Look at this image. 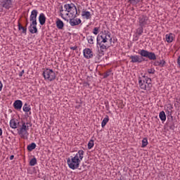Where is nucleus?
<instances>
[{
  "label": "nucleus",
  "instance_id": "f257e3e1",
  "mask_svg": "<svg viewBox=\"0 0 180 180\" xmlns=\"http://www.w3.org/2000/svg\"><path fill=\"white\" fill-rule=\"evenodd\" d=\"M97 48L100 54H105V51L109 49V41L112 43V37H110V32L104 31L97 36Z\"/></svg>",
  "mask_w": 180,
  "mask_h": 180
},
{
  "label": "nucleus",
  "instance_id": "f03ea898",
  "mask_svg": "<svg viewBox=\"0 0 180 180\" xmlns=\"http://www.w3.org/2000/svg\"><path fill=\"white\" fill-rule=\"evenodd\" d=\"M85 152L83 150H79L75 156H70L67 159V164L70 169H78L79 164L84 159Z\"/></svg>",
  "mask_w": 180,
  "mask_h": 180
},
{
  "label": "nucleus",
  "instance_id": "7ed1b4c3",
  "mask_svg": "<svg viewBox=\"0 0 180 180\" xmlns=\"http://www.w3.org/2000/svg\"><path fill=\"white\" fill-rule=\"evenodd\" d=\"M145 78V80L141 79V77H139V87L143 91H147V88L150 89L151 88V78L146 77V75L143 76Z\"/></svg>",
  "mask_w": 180,
  "mask_h": 180
},
{
  "label": "nucleus",
  "instance_id": "20e7f679",
  "mask_svg": "<svg viewBox=\"0 0 180 180\" xmlns=\"http://www.w3.org/2000/svg\"><path fill=\"white\" fill-rule=\"evenodd\" d=\"M64 8L65 9V12H68V13H66L67 16H68L69 13H70L72 16L77 18V15H78V10L77 9L75 4H67L64 5Z\"/></svg>",
  "mask_w": 180,
  "mask_h": 180
},
{
  "label": "nucleus",
  "instance_id": "39448f33",
  "mask_svg": "<svg viewBox=\"0 0 180 180\" xmlns=\"http://www.w3.org/2000/svg\"><path fill=\"white\" fill-rule=\"evenodd\" d=\"M28 123L22 122V126L20 129L18 131V134L22 137V139H27L29 137V126H27Z\"/></svg>",
  "mask_w": 180,
  "mask_h": 180
},
{
  "label": "nucleus",
  "instance_id": "423d86ee",
  "mask_svg": "<svg viewBox=\"0 0 180 180\" xmlns=\"http://www.w3.org/2000/svg\"><path fill=\"white\" fill-rule=\"evenodd\" d=\"M43 77L44 79H46L47 81H54V79H56V72L51 69H46L43 72Z\"/></svg>",
  "mask_w": 180,
  "mask_h": 180
},
{
  "label": "nucleus",
  "instance_id": "0eeeda50",
  "mask_svg": "<svg viewBox=\"0 0 180 180\" xmlns=\"http://www.w3.org/2000/svg\"><path fill=\"white\" fill-rule=\"evenodd\" d=\"M138 22L139 26H143V27H146L147 25H150V19L146 15H139Z\"/></svg>",
  "mask_w": 180,
  "mask_h": 180
},
{
  "label": "nucleus",
  "instance_id": "6e6552de",
  "mask_svg": "<svg viewBox=\"0 0 180 180\" xmlns=\"http://www.w3.org/2000/svg\"><path fill=\"white\" fill-rule=\"evenodd\" d=\"M37 10H32L30 16V26H37Z\"/></svg>",
  "mask_w": 180,
  "mask_h": 180
},
{
  "label": "nucleus",
  "instance_id": "1a4fd4ad",
  "mask_svg": "<svg viewBox=\"0 0 180 180\" xmlns=\"http://www.w3.org/2000/svg\"><path fill=\"white\" fill-rule=\"evenodd\" d=\"M13 1L12 0H1L0 6L4 8V9L9 10L12 8Z\"/></svg>",
  "mask_w": 180,
  "mask_h": 180
},
{
  "label": "nucleus",
  "instance_id": "9d476101",
  "mask_svg": "<svg viewBox=\"0 0 180 180\" xmlns=\"http://www.w3.org/2000/svg\"><path fill=\"white\" fill-rule=\"evenodd\" d=\"M83 56L84 58L89 60V58H92L94 57V52L91 49L86 48L83 50Z\"/></svg>",
  "mask_w": 180,
  "mask_h": 180
},
{
  "label": "nucleus",
  "instance_id": "9b49d317",
  "mask_svg": "<svg viewBox=\"0 0 180 180\" xmlns=\"http://www.w3.org/2000/svg\"><path fill=\"white\" fill-rule=\"evenodd\" d=\"M82 22V20H81L79 18H77V17L72 16V18H70L69 20V23L70 26H78V25H81Z\"/></svg>",
  "mask_w": 180,
  "mask_h": 180
},
{
  "label": "nucleus",
  "instance_id": "f8f14e48",
  "mask_svg": "<svg viewBox=\"0 0 180 180\" xmlns=\"http://www.w3.org/2000/svg\"><path fill=\"white\" fill-rule=\"evenodd\" d=\"M129 58L131 59V63H137L138 64L143 63V59L139 55L131 56Z\"/></svg>",
  "mask_w": 180,
  "mask_h": 180
},
{
  "label": "nucleus",
  "instance_id": "ddd939ff",
  "mask_svg": "<svg viewBox=\"0 0 180 180\" xmlns=\"http://www.w3.org/2000/svg\"><path fill=\"white\" fill-rule=\"evenodd\" d=\"M56 25L58 30H63V29H64V22H63L60 18L56 19Z\"/></svg>",
  "mask_w": 180,
  "mask_h": 180
},
{
  "label": "nucleus",
  "instance_id": "4468645a",
  "mask_svg": "<svg viewBox=\"0 0 180 180\" xmlns=\"http://www.w3.org/2000/svg\"><path fill=\"white\" fill-rule=\"evenodd\" d=\"M166 41L167 43H172L174 41V39H175V34L172 33H169L165 35Z\"/></svg>",
  "mask_w": 180,
  "mask_h": 180
},
{
  "label": "nucleus",
  "instance_id": "2eb2a0df",
  "mask_svg": "<svg viewBox=\"0 0 180 180\" xmlns=\"http://www.w3.org/2000/svg\"><path fill=\"white\" fill-rule=\"evenodd\" d=\"M82 17L83 18V19H86V20H88L92 18V15H91V12L83 11L82 12Z\"/></svg>",
  "mask_w": 180,
  "mask_h": 180
},
{
  "label": "nucleus",
  "instance_id": "dca6fc26",
  "mask_svg": "<svg viewBox=\"0 0 180 180\" xmlns=\"http://www.w3.org/2000/svg\"><path fill=\"white\" fill-rule=\"evenodd\" d=\"M13 106L15 109H17V110L22 109V106H23V103L20 100H17L14 102Z\"/></svg>",
  "mask_w": 180,
  "mask_h": 180
},
{
  "label": "nucleus",
  "instance_id": "f3484780",
  "mask_svg": "<svg viewBox=\"0 0 180 180\" xmlns=\"http://www.w3.org/2000/svg\"><path fill=\"white\" fill-rule=\"evenodd\" d=\"M46 15H44V13H41L39 14V21L41 26H43V25H44L46 23Z\"/></svg>",
  "mask_w": 180,
  "mask_h": 180
},
{
  "label": "nucleus",
  "instance_id": "a211bd4d",
  "mask_svg": "<svg viewBox=\"0 0 180 180\" xmlns=\"http://www.w3.org/2000/svg\"><path fill=\"white\" fill-rule=\"evenodd\" d=\"M153 65L155 67H164V65H165V60H155L153 63Z\"/></svg>",
  "mask_w": 180,
  "mask_h": 180
},
{
  "label": "nucleus",
  "instance_id": "6ab92c4d",
  "mask_svg": "<svg viewBox=\"0 0 180 180\" xmlns=\"http://www.w3.org/2000/svg\"><path fill=\"white\" fill-rule=\"evenodd\" d=\"M19 126V122L18 121H15V119H12L10 121V127L11 129H18V127Z\"/></svg>",
  "mask_w": 180,
  "mask_h": 180
},
{
  "label": "nucleus",
  "instance_id": "aec40b11",
  "mask_svg": "<svg viewBox=\"0 0 180 180\" xmlns=\"http://www.w3.org/2000/svg\"><path fill=\"white\" fill-rule=\"evenodd\" d=\"M28 30L32 34L37 33V25H30Z\"/></svg>",
  "mask_w": 180,
  "mask_h": 180
},
{
  "label": "nucleus",
  "instance_id": "412c9836",
  "mask_svg": "<svg viewBox=\"0 0 180 180\" xmlns=\"http://www.w3.org/2000/svg\"><path fill=\"white\" fill-rule=\"evenodd\" d=\"M23 112H25V113H27L30 112V115H32V112L30 110H32V108H30V105L27 103H25L22 107Z\"/></svg>",
  "mask_w": 180,
  "mask_h": 180
},
{
  "label": "nucleus",
  "instance_id": "4be33fe9",
  "mask_svg": "<svg viewBox=\"0 0 180 180\" xmlns=\"http://www.w3.org/2000/svg\"><path fill=\"white\" fill-rule=\"evenodd\" d=\"M150 53V51H147V50H144V49H141L139 52V54H140V56H141V57H148V53Z\"/></svg>",
  "mask_w": 180,
  "mask_h": 180
},
{
  "label": "nucleus",
  "instance_id": "5701e85b",
  "mask_svg": "<svg viewBox=\"0 0 180 180\" xmlns=\"http://www.w3.org/2000/svg\"><path fill=\"white\" fill-rule=\"evenodd\" d=\"M159 117L162 122H165V120H167V115H165V112L161 111L159 113Z\"/></svg>",
  "mask_w": 180,
  "mask_h": 180
},
{
  "label": "nucleus",
  "instance_id": "b1692460",
  "mask_svg": "<svg viewBox=\"0 0 180 180\" xmlns=\"http://www.w3.org/2000/svg\"><path fill=\"white\" fill-rule=\"evenodd\" d=\"M108 122H109V116L105 115V117L103 118L101 122V127H105Z\"/></svg>",
  "mask_w": 180,
  "mask_h": 180
},
{
  "label": "nucleus",
  "instance_id": "393cba45",
  "mask_svg": "<svg viewBox=\"0 0 180 180\" xmlns=\"http://www.w3.org/2000/svg\"><path fill=\"white\" fill-rule=\"evenodd\" d=\"M148 58H149V60H157V56H155V53L153 52H149Z\"/></svg>",
  "mask_w": 180,
  "mask_h": 180
},
{
  "label": "nucleus",
  "instance_id": "a878e982",
  "mask_svg": "<svg viewBox=\"0 0 180 180\" xmlns=\"http://www.w3.org/2000/svg\"><path fill=\"white\" fill-rule=\"evenodd\" d=\"M27 148L28 151H33V150L36 148V144L34 143H32L27 146Z\"/></svg>",
  "mask_w": 180,
  "mask_h": 180
},
{
  "label": "nucleus",
  "instance_id": "bb28decb",
  "mask_svg": "<svg viewBox=\"0 0 180 180\" xmlns=\"http://www.w3.org/2000/svg\"><path fill=\"white\" fill-rule=\"evenodd\" d=\"M37 164V159H36V158H33L32 159H31V160L30 161V167H34V165H36Z\"/></svg>",
  "mask_w": 180,
  "mask_h": 180
},
{
  "label": "nucleus",
  "instance_id": "cd10ccee",
  "mask_svg": "<svg viewBox=\"0 0 180 180\" xmlns=\"http://www.w3.org/2000/svg\"><path fill=\"white\" fill-rule=\"evenodd\" d=\"M148 145V140L147 139V138H144L142 140V148H144L145 147H147V146Z\"/></svg>",
  "mask_w": 180,
  "mask_h": 180
},
{
  "label": "nucleus",
  "instance_id": "c85d7f7f",
  "mask_svg": "<svg viewBox=\"0 0 180 180\" xmlns=\"http://www.w3.org/2000/svg\"><path fill=\"white\" fill-rule=\"evenodd\" d=\"M143 26H140L137 30H136V33L139 35L141 36L143 34V32H144Z\"/></svg>",
  "mask_w": 180,
  "mask_h": 180
},
{
  "label": "nucleus",
  "instance_id": "c756f323",
  "mask_svg": "<svg viewBox=\"0 0 180 180\" xmlns=\"http://www.w3.org/2000/svg\"><path fill=\"white\" fill-rule=\"evenodd\" d=\"M18 30H22V33H25V34H26V32L27 30V28H25V27L22 26L19 22H18Z\"/></svg>",
  "mask_w": 180,
  "mask_h": 180
},
{
  "label": "nucleus",
  "instance_id": "7c9ffc66",
  "mask_svg": "<svg viewBox=\"0 0 180 180\" xmlns=\"http://www.w3.org/2000/svg\"><path fill=\"white\" fill-rule=\"evenodd\" d=\"M87 41L89 44H94V39H95V37H92V36H88L86 37Z\"/></svg>",
  "mask_w": 180,
  "mask_h": 180
},
{
  "label": "nucleus",
  "instance_id": "2f4dec72",
  "mask_svg": "<svg viewBox=\"0 0 180 180\" xmlns=\"http://www.w3.org/2000/svg\"><path fill=\"white\" fill-rule=\"evenodd\" d=\"M95 144L94 143V140L91 139L87 145L88 149L91 150V148H92L94 147Z\"/></svg>",
  "mask_w": 180,
  "mask_h": 180
},
{
  "label": "nucleus",
  "instance_id": "473e14b6",
  "mask_svg": "<svg viewBox=\"0 0 180 180\" xmlns=\"http://www.w3.org/2000/svg\"><path fill=\"white\" fill-rule=\"evenodd\" d=\"M141 0H128V2L131 4V5H137L140 2Z\"/></svg>",
  "mask_w": 180,
  "mask_h": 180
},
{
  "label": "nucleus",
  "instance_id": "72a5a7b5",
  "mask_svg": "<svg viewBox=\"0 0 180 180\" xmlns=\"http://www.w3.org/2000/svg\"><path fill=\"white\" fill-rule=\"evenodd\" d=\"M59 12H60V17L62 18V19H65V18H64V14L63 13L64 12L63 6H60Z\"/></svg>",
  "mask_w": 180,
  "mask_h": 180
},
{
  "label": "nucleus",
  "instance_id": "f704fd0d",
  "mask_svg": "<svg viewBox=\"0 0 180 180\" xmlns=\"http://www.w3.org/2000/svg\"><path fill=\"white\" fill-rule=\"evenodd\" d=\"M112 74V70H108L103 74V78H108Z\"/></svg>",
  "mask_w": 180,
  "mask_h": 180
},
{
  "label": "nucleus",
  "instance_id": "c9c22d12",
  "mask_svg": "<svg viewBox=\"0 0 180 180\" xmlns=\"http://www.w3.org/2000/svg\"><path fill=\"white\" fill-rule=\"evenodd\" d=\"M93 33L96 36V34L99 33V27H94L93 30Z\"/></svg>",
  "mask_w": 180,
  "mask_h": 180
},
{
  "label": "nucleus",
  "instance_id": "e433bc0d",
  "mask_svg": "<svg viewBox=\"0 0 180 180\" xmlns=\"http://www.w3.org/2000/svg\"><path fill=\"white\" fill-rule=\"evenodd\" d=\"M147 71L148 74H155V69L154 68L148 69Z\"/></svg>",
  "mask_w": 180,
  "mask_h": 180
},
{
  "label": "nucleus",
  "instance_id": "4c0bfd02",
  "mask_svg": "<svg viewBox=\"0 0 180 180\" xmlns=\"http://www.w3.org/2000/svg\"><path fill=\"white\" fill-rule=\"evenodd\" d=\"M172 109H174V107H172V105H168L166 108V110H172Z\"/></svg>",
  "mask_w": 180,
  "mask_h": 180
},
{
  "label": "nucleus",
  "instance_id": "58836bf2",
  "mask_svg": "<svg viewBox=\"0 0 180 180\" xmlns=\"http://www.w3.org/2000/svg\"><path fill=\"white\" fill-rule=\"evenodd\" d=\"M177 65H179V68H180V55L177 58Z\"/></svg>",
  "mask_w": 180,
  "mask_h": 180
},
{
  "label": "nucleus",
  "instance_id": "ea45409f",
  "mask_svg": "<svg viewBox=\"0 0 180 180\" xmlns=\"http://www.w3.org/2000/svg\"><path fill=\"white\" fill-rule=\"evenodd\" d=\"M25 74V70H22L20 73H19V77H23V75Z\"/></svg>",
  "mask_w": 180,
  "mask_h": 180
},
{
  "label": "nucleus",
  "instance_id": "a19ab883",
  "mask_svg": "<svg viewBox=\"0 0 180 180\" xmlns=\"http://www.w3.org/2000/svg\"><path fill=\"white\" fill-rule=\"evenodd\" d=\"M77 49H78V46H71L70 47V50H77Z\"/></svg>",
  "mask_w": 180,
  "mask_h": 180
},
{
  "label": "nucleus",
  "instance_id": "79ce46f5",
  "mask_svg": "<svg viewBox=\"0 0 180 180\" xmlns=\"http://www.w3.org/2000/svg\"><path fill=\"white\" fill-rule=\"evenodd\" d=\"M2 88H4V84H2V82L0 81V92L2 91Z\"/></svg>",
  "mask_w": 180,
  "mask_h": 180
},
{
  "label": "nucleus",
  "instance_id": "37998d69",
  "mask_svg": "<svg viewBox=\"0 0 180 180\" xmlns=\"http://www.w3.org/2000/svg\"><path fill=\"white\" fill-rule=\"evenodd\" d=\"M165 112H166V113H167V115H171V113H172L171 110H165Z\"/></svg>",
  "mask_w": 180,
  "mask_h": 180
},
{
  "label": "nucleus",
  "instance_id": "c03bdc74",
  "mask_svg": "<svg viewBox=\"0 0 180 180\" xmlns=\"http://www.w3.org/2000/svg\"><path fill=\"white\" fill-rule=\"evenodd\" d=\"M13 158H15V155H12L10 156L11 161H12V160H13Z\"/></svg>",
  "mask_w": 180,
  "mask_h": 180
},
{
  "label": "nucleus",
  "instance_id": "a18cd8bd",
  "mask_svg": "<svg viewBox=\"0 0 180 180\" xmlns=\"http://www.w3.org/2000/svg\"><path fill=\"white\" fill-rule=\"evenodd\" d=\"M0 136H2V129L0 128Z\"/></svg>",
  "mask_w": 180,
  "mask_h": 180
},
{
  "label": "nucleus",
  "instance_id": "49530a36",
  "mask_svg": "<svg viewBox=\"0 0 180 180\" xmlns=\"http://www.w3.org/2000/svg\"><path fill=\"white\" fill-rule=\"evenodd\" d=\"M27 25H29V22H27V19L26 26H27Z\"/></svg>",
  "mask_w": 180,
  "mask_h": 180
},
{
  "label": "nucleus",
  "instance_id": "de8ad7c7",
  "mask_svg": "<svg viewBox=\"0 0 180 180\" xmlns=\"http://www.w3.org/2000/svg\"><path fill=\"white\" fill-rule=\"evenodd\" d=\"M0 4H1V0H0Z\"/></svg>",
  "mask_w": 180,
  "mask_h": 180
}]
</instances>
